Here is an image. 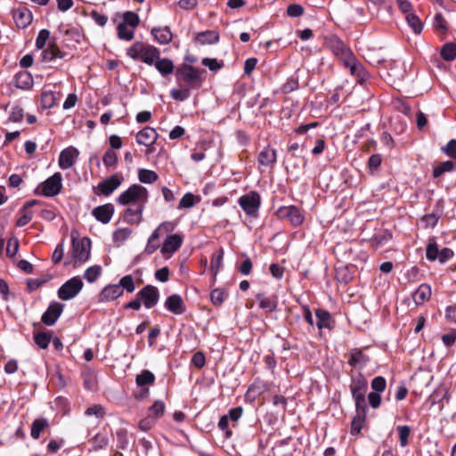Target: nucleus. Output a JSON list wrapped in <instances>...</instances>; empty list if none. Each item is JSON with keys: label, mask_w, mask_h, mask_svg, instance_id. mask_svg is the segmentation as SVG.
Instances as JSON below:
<instances>
[{"label": "nucleus", "mask_w": 456, "mask_h": 456, "mask_svg": "<svg viewBox=\"0 0 456 456\" xmlns=\"http://www.w3.org/2000/svg\"><path fill=\"white\" fill-rule=\"evenodd\" d=\"M126 54L134 61L151 66L160 55V51L152 45L136 41L127 48Z\"/></svg>", "instance_id": "nucleus-1"}, {"label": "nucleus", "mask_w": 456, "mask_h": 456, "mask_svg": "<svg viewBox=\"0 0 456 456\" xmlns=\"http://www.w3.org/2000/svg\"><path fill=\"white\" fill-rule=\"evenodd\" d=\"M149 193L145 187L140 184H133L127 190L123 191L116 200L117 203L122 206L142 205L145 206L148 202Z\"/></svg>", "instance_id": "nucleus-2"}, {"label": "nucleus", "mask_w": 456, "mask_h": 456, "mask_svg": "<svg viewBox=\"0 0 456 456\" xmlns=\"http://www.w3.org/2000/svg\"><path fill=\"white\" fill-rule=\"evenodd\" d=\"M204 70L188 64L181 65L175 72L176 79L184 82L188 88L194 89L202 86Z\"/></svg>", "instance_id": "nucleus-3"}, {"label": "nucleus", "mask_w": 456, "mask_h": 456, "mask_svg": "<svg viewBox=\"0 0 456 456\" xmlns=\"http://www.w3.org/2000/svg\"><path fill=\"white\" fill-rule=\"evenodd\" d=\"M350 390L354 400L355 408L362 411L368 410L365 395L368 390V382L366 379L359 374L352 379Z\"/></svg>", "instance_id": "nucleus-4"}, {"label": "nucleus", "mask_w": 456, "mask_h": 456, "mask_svg": "<svg viewBox=\"0 0 456 456\" xmlns=\"http://www.w3.org/2000/svg\"><path fill=\"white\" fill-rule=\"evenodd\" d=\"M72 240V257L75 261V265H81L86 262L90 256L91 240L87 237L77 239L75 237L74 232L71 233Z\"/></svg>", "instance_id": "nucleus-5"}, {"label": "nucleus", "mask_w": 456, "mask_h": 456, "mask_svg": "<svg viewBox=\"0 0 456 456\" xmlns=\"http://www.w3.org/2000/svg\"><path fill=\"white\" fill-rule=\"evenodd\" d=\"M62 188V175L61 173H54L52 176L41 183L35 190V194L47 198L58 195Z\"/></svg>", "instance_id": "nucleus-6"}, {"label": "nucleus", "mask_w": 456, "mask_h": 456, "mask_svg": "<svg viewBox=\"0 0 456 456\" xmlns=\"http://www.w3.org/2000/svg\"><path fill=\"white\" fill-rule=\"evenodd\" d=\"M83 286V281L79 277H73L60 287L58 297L61 300H70L81 291Z\"/></svg>", "instance_id": "nucleus-7"}, {"label": "nucleus", "mask_w": 456, "mask_h": 456, "mask_svg": "<svg viewBox=\"0 0 456 456\" xmlns=\"http://www.w3.org/2000/svg\"><path fill=\"white\" fill-rule=\"evenodd\" d=\"M238 203L247 215L253 216L260 208L261 198L256 191H252L240 197Z\"/></svg>", "instance_id": "nucleus-8"}, {"label": "nucleus", "mask_w": 456, "mask_h": 456, "mask_svg": "<svg viewBox=\"0 0 456 456\" xmlns=\"http://www.w3.org/2000/svg\"><path fill=\"white\" fill-rule=\"evenodd\" d=\"M280 218L288 219L294 226L300 225L305 219L304 215L296 206H283L277 210Z\"/></svg>", "instance_id": "nucleus-9"}, {"label": "nucleus", "mask_w": 456, "mask_h": 456, "mask_svg": "<svg viewBox=\"0 0 456 456\" xmlns=\"http://www.w3.org/2000/svg\"><path fill=\"white\" fill-rule=\"evenodd\" d=\"M137 296L147 309L155 306L159 299V289L152 285H146L138 293Z\"/></svg>", "instance_id": "nucleus-10"}, {"label": "nucleus", "mask_w": 456, "mask_h": 456, "mask_svg": "<svg viewBox=\"0 0 456 456\" xmlns=\"http://www.w3.org/2000/svg\"><path fill=\"white\" fill-rule=\"evenodd\" d=\"M124 177L120 174H114L98 183V193L109 196L123 183Z\"/></svg>", "instance_id": "nucleus-11"}, {"label": "nucleus", "mask_w": 456, "mask_h": 456, "mask_svg": "<svg viewBox=\"0 0 456 456\" xmlns=\"http://www.w3.org/2000/svg\"><path fill=\"white\" fill-rule=\"evenodd\" d=\"M330 47L333 53L339 59V61L343 63L347 62L354 55L351 49L347 47L341 40L333 39L330 42Z\"/></svg>", "instance_id": "nucleus-12"}, {"label": "nucleus", "mask_w": 456, "mask_h": 456, "mask_svg": "<svg viewBox=\"0 0 456 456\" xmlns=\"http://www.w3.org/2000/svg\"><path fill=\"white\" fill-rule=\"evenodd\" d=\"M344 66L350 70L352 76L356 77L358 83L362 84L369 78V73L355 56L347 61Z\"/></svg>", "instance_id": "nucleus-13"}, {"label": "nucleus", "mask_w": 456, "mask_h": 456, "mask_svg": "<svg viewBox=\"0 0 456 456\" xmlns=\"http://www.w3.org/2000/svg\"><path fill=\"white\" fill-rule=\"evenodd\" d=\"M64 305L59 302H52L43 314L41 321L48 326L53 325L63 311Z\"/></svg>", "instance_id": "nucleus-14"}, {"label": "nucleus", "mask_w": 456, "mask_h": 456, "mask_svg": "<svg viewBox=\"0 0 456 456\" xmlns=\"http://www.w3.org/2000/svg\"><path fill=\"white\" fill-rule=\"evenodd\" d=\"M12 18L19 28H26L32 22L33 14L27 7H19L12 11Z\"/></svg>", "instance_id": "nucleus-15"}, {"label": "nucleus", "mask_w": 456, "mask_h": 456, "mask_svg": "<svg viewBox=\"0 0 456 456\" xmlns=\"http://www.w3.org/2000/svg\"><path fill=\"white\" fill-rule=\"evenodd\" d=\"M79 155V151L75 147L64 149L59 157V166L61 169L70 168Z\"/></svg>", "instance_id": "nucleus-16"}, {"label": "nucleus", "mask_w": 456, "mask_h": 456, "mask_svg": "<svg viewBox=\"0 0 456 456\" xmlns=\"http://www.w3.org/2000/svg\"><path fill=\"white\" fill-rule=\"evenodd\" d=\"M159 138L157 131L150 126L142 128L136 134V142L143 146H153Z\"/></svg>", "instance_id": "nucleus-17"}, {"label": "nucleus", "mask_w": 456, "mask_h": 456, "mask_svg": "<svg viewBox=\"0 0 456 456\" xmlns=\"http://www.w3.org/2000/svg\"><path fill=\"white\" fill-rule=\"evenodd\" d=\"M183 243V238L179 234L168 235L161 247L162 255L170 256L177 251Z\"/></svg>", "instance_id": "nucleus-18"}, {"label": "nucleus", "mask_w": 456, "mask_h": 456, "mask_svg": "<svg viewBox=\"0 0 456 456\" xmlns=\"http://www.w3.org/2000/svg\"><path fill=\"white\" fill-rule=\"evenodd\" d=\"M114 211V206L111 203H108L94 208L92 211V215L97 221L106 224L112 218Z\"/></svg>", "instance_id": "nucleus-19"}, {"label": "nucleus", "mask_w": 456, "mask_h": 456, "mask_svg": "<svg viewBox=\"0 0 456 456\" xmlns=\"http://www.w3.org/2000/svg\"><path fill=\"white\" fill-rule=\"evenodd\" d=\"M145 206L128 207L123 215L124 221L130 224H139L142 221V212Z\"/></svg>", "instance_id": "nucleus-20"}, {"label": "nucleus", "mask_w": 456, "mask_h": 456, "mask_svg": "<svg viewBox=\"0 0 456 456\" xmlns=\"http://www.w3.org/2000/svg\"><path fill=\"white\" fill-rule=\"evenodd\" d=\"M123 295V289L118 284L105 286L99 295L100 302L113 301Z\"/></svg>", "instance_id": "nucleus-21"}, {"label": "nucleus", "mask_w": 456, "mask_h": 456, "mask_svg": "<svg viewBox=\"0 0 456 456\" xmlns=\"http://www.w3.org/2000/svg\"><path fill=\"white\" fill-rule=\"evenodd\" d=\"M39 201L37 200H32L28 201L20 210V216L18 218L16 222V225L18 227H23L28 224L33 218L34 213L30 209L33 206L38 204Z\"/></svg>", "instance_id": "nucleus-22"}, {"label": "nucleus", "mask_w": 456, "mask_h": 456, "mask_svg": "<svg viewBox=\"0 0 456 456\" xmlns=\"http://www.w3.org/2000/svg\"><path fill=\"white\" fill-rule=\"evenodd\" d=\"M276 159V151L270 146L265 147L258 154V164L264 167H273Z\"/></svg>", "instance_id": "nucleus-23"}, {"label": "nucleus", "mask_w": 456, "mask_h": 456, "mask_svg": "<svg viewBox=\"0 0 456 456\" xmlns=\"http://www.w3.org/2000/svg\"><path fill=\"white\" fill-rule=\"evenodd\" d=\"M165 307L175 314H182L185 311L183 301L177 294H173L166 299Z\"/></svg>", "instance_id": "nucleus-24"}, {"label": "nucleus", "mask_w": 456, "mask_h": 456, "mask_svg": "<svg viewBox=\"0 0 456 456\" xmlns=\"http://www.w3.org/2000/svg\"><path fill=\"white\" fill-rule=\"evenodd\" d=\"M259 307L266 313H273L277 309L278 301L274 296L268 297L265 293H258L256 296Z\"/></svg>", "instance_id": "nucleus-25"}, {"label": "nucleus", "mask_w": 456, "mask_h": 456, "mask_svg": "<svg viewBox=\"0 0 456 456\" xmlns=\"http://www.w3.org/2000/svg\"><path fill=\"white\" fill-rule=\"evenodd\" d=\"M155 40L160 45H167L173 39V34L168 27H154L151 31Z\"/></svg>", "instance_id": "nucleus-26"}, {"label": "nucleus", "mask_w": 456, "mask_h": 456, "mask_svg": "<svg viewBox=\"0 0 456 456\" xmlns=\"http://www.w3.org/2000/svg\"><path fill=\"white\" fill-rule=\"evenodd\" d=\"M369 357L359 348L350 350L348 363L354 368H362L369 362Z\"/></svg>", "instance_id": "nucleus-27"}, {"label": "nucleus", "mask_w": 456, "mask_h": 456, "mask_svg": "<svg viewBox=\"0 0 456 456\" xmlns=\"http://www.w3.org/2000/svg\"><path fill=\"white\" fill-rule=\"evenodd\" d=\"M153 65L162 77H167L175 70L174 62L168 58H161L160 55L156 59Z\"/></svg>", "instance_id": "nucleus-28"}, {"label": "nucleus", "mask_w": 456, "mask_h": 456, "mask_svg": "<svg viewBox=\"0 0 456 456\" xmlns=\"http://www.w3.org/2000/svg\"><path fill=\"white\" fill-rule=\"evenodd\" d=\"M431 297V287L423 283L413 292L412 299L417 305H420L428 301Z\"/></svg>", "instance_id": "nucleus-29"}, {"label": "nucleus", "mask_w": 456, "mask_h": 456, "mask_svg": "<svg viewBox=\"0 0 456 456\" xmlns=\"http://www.w3.org/2000/svg\"><path fill=\"white\" fill-rule=\"evenodd\" d=\"M42 61L45 62L52 61L56 59H62L65 53L62 52L56 44L51 43L49 46L42 52Z\"/></svg>", "instance_id": "nucleus-30"}, {"label": "nucleus", "mask_w": 456, "mask_h": 456, "mask_svg": "<svg viewBox=\"0 0 456 456\" xmlns=\"http://www.w3.org/2000/svg\"><path fill=\"white\" fill-rule=\"evenodd\" d=\"M194 40L200 45H212L219 41V33L216 30H206L198 33Z\"/></svg>", "instance_id": "nucleus-31"}, {"label": "nucleus", "mask_w": 456, "mask_h": 456, "mask_svg": "<svg viewBox=\"0 0 456 456\" xmlns=\"http://www.w3.org/2000/svg\"><path fill=\"white\" fill-rule=\"evenodd\" d=\"M368 410L362 411L361 409H356L357 414L354 417L351 423V434L358 435L365 422L366 412Z\"/></svg>", "instance_id": "nucleus-32"}, {"label": "nucleus", "mask_w": 456, "mask_h": 456, "mask_svg": "<svg viewBox=\"0 0 456 456\" xmlns=\"http://www.w3.org/2000/svg\"><path fill=\"white\" fill-rule=\"evenodd\" d=\"M49 428V422L46 419H36L30 429V436L34 439H38L40 437L41 432Z\"/></svg>", "instance_id": "nucleus-33"}, {"label": "nucleus", "mask_w": 456, "mask_h": 456, "mask_svg": "<svg viewBox=\"0 0 456 456\" xmlns=\"http://www.w3.org/2000/svg\"><path fill=\"white\" fill-rule=\"evenodd\" d=\"M224 250L221 248L212 255L210 269L214 276H216L223 266Z\"/></svg>", "instance_id": "nucleus-34"}, {"label": "nucleus", "mask_w": 456, "mask_h": 456, "mask_svg": "<svg viewBox=\"0 0 456 456\" xmlns=\"http://www.w3.org/2000/svg\"><path fill=\"white\" fill-rule=\"evenodd\" d=\"M456 168V160H447L440 163L433 170V176L439 177L446 172H451Z\"/></svg>", "instance_id": "nucleus-35"}, {"label": "nucleus", "mask_w": 456, "mask_h": 456, "mask_svg": "<svg viewBox=\"0 0 456 456\" xmlns=\"http://www.w3.org/2000/svg\"><path fill=\"white\" fill-rule=\"evenodd\" d=\"M159 176L155 171L140 168L138 170V179L142 183H153L158 180Z\"/></svg>", "instance_id": "nucleus-36"}, {"label": "nucleus", "mask_w": 456, "mask_h": 456, "mask_svg": "<svg viewBox=\"0 0 456 456\" xmlns=\"http://www.w3.org/2000/svg\"><path fill=\"white\" fill-rule=\"evenodd\" d=\"M200 200L198 196H195L191 192H187L180 200L177 208L178 209L191 208L196 203L200 202Z\"/></svg>", "instance_id": "nucleus-37"}, {"label": "nucleus", "mask_w": 456, "mask_h": 456, "mask_svg": "<svg viewBox=\"0 0 456 456\" xmlns=\"http://www.w3.org/2000/svg\"><path fill=\"white\" fill-rule=\"evenodd\" d=\"M33 84L32 77L28 72L19 73L15 77V86L19 88H29Z\"/></svg>", "instance_id": "nucleus-38"}, {"label": "nucleus", "mask_w": 456, "mask_h": 456, "mask_svg": "<svg viewBox=\"0 0 456 456\" xmlns=\"http://www.w3.org/2000/svg\"><path fill=\"white\" fill-rule=\"evenodd\" d=\"M155 381V376L153 373L148 370H142L140 374L136 376V384L138 387H143L147 385H151Z\"/></svg>", "instance_id": "nucleus-39"}, {"label": "nucleus", "mask_w": 456, "mask_h": 456, "mask_svg": "<svg viewBox=\"0 0 456 456\" xmlns=\"http://www.w3.org/2000/svg\"><path fill=\"white\" fill-rule=\"evenodd\" d=\"M441 56L446 61H452L456 58V45L446 43L441 49Z\"/></svg>", "instance_id": "nucleus-40"}, {"label": "nucleus", "mask_w": 456, "mask_h": 456, "mask_svg": "<svg viewBox=\"0 0 456 456\" xmlns=\"http://www.w3.org/2000/svg\"><path fill=\"white\" fill-rule=\"evenodd\" d=\"M118 37L119 39L130 41L134 38V31L133 28H129L126 23H119L118 25Z\"/></svg>", "instance_id": "nucleus-41"}, {"label": "nucleus", "mask_w": 456, "mask_h": 456, "mask_svg": "<svg viewBox=\"0 0 456 456\" xmlns=\"http://www.w3.org/2000/svg\"><path fill=\"white\" fill-rule=\"evenodd\" d=\"M102 267L101 265H93V266H90L88 267L85 273H84V278L89 282V283H93L98 278L99 276L101 275L102 273Z\"/></svg>", "instance_id": "nucleus-42"}, {"label": "nucleus", "mask_w": 456, "mask_h": 456, "mask_svg": "<svg viewBox=\"0 0 456 456\" xmlns=\"http://www.w3.org/2000/svg\"><path fill=\"white\" fill-rule=\"evenodd\" d=\"M124 291H126L127 293H132L135 289L134 281L132 275H125L120 280L118 284Z\"/></svg>", "instance_id": "nucleus-43"}, {"label": "nucleus", "mask_w": 456, "mask_h": 456, "mask_svg": "<svg viewBox=\"0 0 456 456\" xmlns=\"http://www.w3.org/2000/svg\"><path fill=\"white\" fill-rule=\"evenodd\" d=\"M405 18H406V20H407L409 26L412 28V30L416 34H419L422 31V28H423L422 22L416 14L408 13Z\"/></svg>", "instance_id": "nucleus-44"}, {"label": "nucleus", "mask_w": 456, "mask_h": 456, "mask_svg": "<svg viewBox=\"0 0 456 456\" xmlns=\"http://www.w3.org/2000/svg\"><path fill=\"white\" fill-rule=\"evenodd\" d=\"M317 326L320 330L328 328L330 320V314L329 312L318 309L316 310Z\"/></svg>", "instance_id": "nucleus-45"}, {"label": "nucleus", "mask_w": 456, "mask_h": 456, "mask_svg": "<svg viewBox=\"0 0 456 456\" xmlns=\"http://www.w3.org/2000/svg\"><path fill=\"white\" fill-rule=\"evenodd\" d=\"M132 234V230L129 228H119L113 232L114 242L122 243L126 240Z\"/></svg>", "instance_id": "nucleus-46"}, {"label": "nucleus", "mask_w": 456, "mask_h": 456, "mask_svg": "<svg viewBox=\"0 0 456 456\" xmlns=\"http://www.w3.org/2000/svg\"><path fill=\"white\" fill-rule=\"evenodd\" d=\"M191 90V89L188 87L184 89H172L170 91V95L175 101L183 102L190 97Z\"/></svg>", "instance_id": "nucleus-47"}, {"label": "nucleus", "mask_w": 456, "mask_h": 456, "mask_svg": "<svg viewBox=\"0 0 456 456\" xmlns=\"http://www.w3.org/2000/svg\"><path fill=\"white\" fill-rule=\"evenodd\" d=\"M35 343L42 349L48 347L51 341V336L45 332H39L34 335Z\"/></svg>", "instance_id": "nucleus-48"}, {"label": "nucleus", "mask_w": 456, "mask_h": 456, "mask_svg": "<svg viewBox=\"0 0 456 456\" xmlns=\"http://www.w3.org/2000/svg\"><path fill=\"white\" fill-rule=\"evenodd\" d=\"M124 21L122 23H126V26H130L133 28H135L140 22L139 17L136 13L133 12H126L123 15Z\"/></svg>", "instance_id": "nucleus-49"}, {"label": "nucleus", "mask_w": 456, "mask_h": 456, "mask_svg": "<svg viewBox=\"0 0 456 456\" xmlns=\"http://www.w3.org/2000/svg\"><path fill=\"white\" fill-rule=\"evenodd\" d=\"M50 37V31L48 29H41L39 32H38V35L37 37V39H36V47L39 50L43 49L45 45H46V41L49 39Z\"/></svg>", "instance_id": "nucleus-50"}, {"label": "nucleus", "mask_w": 456, "mask_h": 456, "mask_svg": "<svg viewBox=\"0 0 456 456\" xmlns=\"http://www.w3.org/2000/svg\"><path fill=\"white\" fill-rule=\"evenodd\" d=\"M24 110L20 106H13L10 112L9 120L14 123H20L23 120Z\"/></svg>", "instance_id": "nucleus-51"}, {"label": "nucleus", "mask_w": 456, "mask_h": 456, "mask_svg": "<svg viewBox=\"0 0 456 456\" xmlns=\"http://www.w3.org/2000/svg\"><path fill=\"white\" fill-rule=\"evenodd\" d=\"M225 297V292L220 289H213L210 293V300L216 305H222Z\"/></svg>", "instance_id": "nucleus-52"}, {"label": "nucleus", "mask_w": 456, "mask_h": 456, "mask_svg": "<svg viewBox=\"0 0 456 456\" xmlns=\"http://www.w3.org/2000/svg\"><path fill=\"white\" fill-rule=\"evenodd\" d=\"M19 249V240L15 237H12L7 241L6 255L10 257H13Z\"/></svg>", "instance_id": "nucleus-53"}, {"label": "nucleus", "mask_w": 456, "mask_h": 456, "mask_svg": "<svg viewBox=\"0 0 456 456\" xmlns=\"http://www.w3.org/2000/svg\"><path fill=\"white\" fill-rule=\"evenodd\" d=\"M387 387V381L385 378L381 376L375 377L371 381V388L373 392L381 393L385 391Z\"/></svg>", "instance_id": "nucleus-54"}, {"label": "nucleus", "mask_w": 456, "mask_h": 456, "mask_svg": "<svg viewBox=\"0 0 456 456\" xmlns=\"http://www.w3.org/2000/svg\"><path fill=\"white\" fill-rule=\"evenodd\" d=\"M165 411V403L162 401H156L150 408V415L153 416L156 419L163 415Z\"/></svg>", "instance_id": "nucleus-55"}, {"label": "nucleus", "mask_w": 456, "mask_h": 456, "mask_svg": "<svg viewBox=\"0 0 456 456\" xmlns=\"http://www.w3.org/2000/svg\"><path fill=\"white\" fill-rule=\"evenodd\" d=\"M102 161L106 167L115 166L118 161L117 153L112 150H108L103 155Z\"/></svg>", "instance_id": "nucleus-56"}, {"label": "nucleus", "mask_w": 456, "mask_h": 456, "mask_svg": "<svg viewBox=\"0 0 456 456\" xmlns=\"http://www.w3.org/2000/svg\"><path fill=\"white\" fill-rule=\"evenodd\" d=\"M439 248L436 242L429 243L427 247L426 256L430 261H435L439 257Z\"/></svg>", "instance_id": "nucleus-57"}, {"label": "nucleus", "mask_w": 456, "mask_h": 456, "mask_svg": "<svg viewBox=\"0 0 456 456\" xmlns=\"http://www.w3.org/2000/svg\"><path fill=\"white\" fill-rule=\"evenodd\" d=\"M400 444L403 447L408 444V437L410 436L411 429L408 426H399L397 427Z\"/></svg>", "instance_id": "nucleus-58"}, {"label": "nucleus", "mask_w": 456, "mask_h": 456, "mask_svg": "<svg viewBox=\"0 0 456 456\" xmlns=\"http://www.w3.org/2000/svg\"><path fill=\"white\" fill-rule=\"evenodd\" d=\"M440 216L434 214V213H431V214H428V215H425L422 218H421V221L422 223L425 224L426 227H435L439 220Z\"/></svg>", "instance_id": "nucleus-59"}, {"label": "nucleus", "mask_w": 456, "mask_h": 456, "mask_svg": "<svg viewBox=\"0 0 456 456\" xmlns=\"http://www.w3.org/2000/svg\"><path fill=\"white\" fill-rule=\"evenodd\" d=\"M298 88V80L296 77H289L287 82L282 86V91L285 94H289Z\"/></svg>", "instance_id": "nucleus-60"}, {"label": "nucleus", "mask_w": 456, "mask_h": 456, "mask_svg": "<svg viewBox=\"0 0 456 456\" xmlns=\"http://www.w3.org/2000/svg\"><path fill=\"white\" fill-rule=\"evenodd\" d=\"M155 422L156 419L153 416L149 415L139 422V428L142 431L146 432L154 426Z\"/></svg>", "instance_id": "nucleus-61"}, {"label": "nucleus", "mask_w": 456, "mask_h": 456, "mask_svg": "<svg viewBox=\"0 0 456 456\" xmlns=\"http://www.w3.org/2000/svg\"><path fill=\"white\" fill-rule=\"evenodd\" d=\"M191 363L197 368L201 369L206 363V358L202 352H196L191 357Z\"/></svg>", "instance_id": "nucleus-62"}, {"label": "nucleus", "mask_w": 456, "mask_h": 456, "mask_svg": "<svg viewBox=\"0 0 456 456\" xmlns=\"http://www.w3.org/2000/svg\"><path fill=\"white\" fill-rule=\"evenodd\" d=\"M304 8L300 4H289L287 8V14L289 17H299L303 14Z\"/></svg>", "instance_id": "nucleus-63"}, {"label": "nucleus", "mask_w": 456, "mask_h": 456, "mask_svg": "<svg viewBox=\"0 0 456 456\" xmlns=\"http://www.w3.org/2000/svg\"><path fill=\"white\" fill-rule=\"evenodd\" d=\"M444 151L447 156L456 160V140H450L446 146L444 148Z\"/></svg>", "instance_id": "nucleus-64"}]
</instances>
